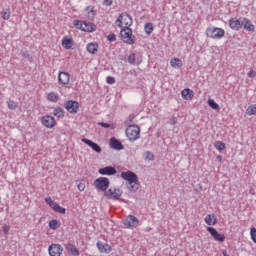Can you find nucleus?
<instances>
[{
	"instance_id": "obj_1",
	"label": "nucleus",
	"mask_w": 256,
	"mask_h": 256,
	"mask_svg": "<svg viewBox=\"0 0 256 256\" xmlns=\"http://www.w3.org/2000/svg\"><path fill=\"white\" fill-rule=\"evenodd\" d=\"M122 179L128 182V189L131 193H136L139 190V177L133 171H126L121 173Z\"/></svg>"
},
{
	"instance_id": "obj_2",
	"label": "nucleus",
	"mask_w": 256,
	"mask_h": 256,
	"mask_svg": "<svg viewBox=\"0 0 256 256\" xmlns=\"http://www.w3.org/2000/svg\"><path fill=\"white\" fill-rule=\"evenodd\" d=\"M115 25L120 28H130L133 25V18L127 12H123L116 19Z\"/></svg>"
},
{
	"instance_id": "obj_3",
	"label": "nucleus",
	"mask_w": 256,
	"mask_h": 256,
	"mask_svg": "<svg viewBox=\"0 0 256 256\" xmlns=\"http://www.w3.org/2000/svg\"><path fill=\"white\" fill-rule=\"evenodd\" d=\"M120 39L127 45H135V36L131 28H120Z\"/></svg>"
},
{
	"instance_id": "obj_4",
	"label": "nucleus",
	"mask_w": 256,
	"mask_h": 256,
	"mask_svg": "<svg viewBox=\"0 0 256 256\" xmlns=\"http://www.w3.org/2000/svg\"><path fill=\"white\" fill-rule=\"evenodd\" d=\"M140 133L141 128L137 125H129L125 130L126 137H128V140L131 141V143L139 139Z\"/></svg>"
},
{
	"instance_id": "obj_5",
	"label": "nucleus",
	"mask_w": 256,
	"mask_h": 256,
	"mask_svg": "<svg viewBox=\"0 0 256 256\" xmlns=\"http://www.w3.org/2000/svg\"><path fill=\"white\" fill-rule=\"evenodd\" d=\"M206 35L210 39H221L225 37V30L217 27H209L206 29Z\"/></svg>"
},
{
	"instance_id": "obj_6",
	"label": "nucleus",
	"mask_w": 256,
	"mask_h": 256,
	"mask_svg": "<svg viewBox=\"0 0 256 256\" xmlns=\"http://www.w3.org/2000/svg\"><path fill=\"white\" fill-rule=\"evenodd\" d=\"M109 178L107 177H99L94 181V187L98 189V191H104L107 193V189H109Z\"/></svg>"
},
{
	"instance_id": "obj_7",
	"label": "nucleus",
	"mask_w": 256,
	"mask_h": 256,
	"mask_svg": "<svg viewBox=\"0 0 256 256\" xmlns=\"http://www.w3.org/2000/svg\"><path fill=\"white\" fill-rule=\"evenodd\" d=\"M105 197H107V199H114L115 201L119 200V198L121 197V195H123V190L119 189V188H114V189H108V191L105 192Z\"/></svg>"
},
{
	"instance_id": "obj_8",
	"label": "nucleus",
	"mask_w": 256,
	"mask_h": 256,
	"mask_svg": "<svg viewBox=\"0 0 256 256\" xmlns=\"http://www.w3.org/2000/svg\"><path fill=\"white\" fill-rule=\"evenodd\" d=\"M42 125L44 127H47V129H53L57 125V122L55 121V117L50 116V115H45L41 119Z\"/></svg>"
},
{
	"instance_id": "obj_9",
	"label": "nucleus",
	"mask_w": 256,
	"mask_h": 256,
	"mask_svg": "<svg viewBox=\"0 0 256 256\" xmlns=\"http://www.w3.org/2000/svg\"><path fill=\"white\" fill-rule=\"evenodd\" d=\"M64 107L68 113L75 114V113H77V111H79V102H77L75 100H68L64 104Z\"/></svg>"
},
{
	"instance_id": "obj_10",
	"label": "nucleus",
	"mask_w": 256,
	"mask_h": 256,
	"mask_svg": "<svg viewBox=\"0 0 256 256\" xmlns=\"http://www.w3.org/2000/svg\"><path fill=\"white\" fill-rule=\"evenodd\" d=\"M207 231L210 233L211 237H213L214 241H219V243L225 241V234L219 233L214 227H208Z\"/></svg>"
},
{
	"instance_id": "obj_11",
	"label": "nucleus",
	"mask_w": 256,
	"mask_h": 256,
	"mask_svg": "<svg viewBox=\"0 0 256 256\" xmlns=\"http://www.w3.org/2000/svg\"><path fill=\"white\" fill-rule=\"evenodd\" d=\"M229 27L233 31H239V30L243 29V19L239 20L237 18H231L229 20Z\"/></svg>"
},
{
	"instance_id": "obj_12",
	"label": "nucleus",
	"mask_w": 256,
	"mask_h": 256,
	"mask_svg": "<svg viewBox=\"0 0 256 256\" xmlns=\"http://www.w3.org/2000/svg\"><path fill=\"white\" fill-rule=\"evenodd\" d=\"M123 225H125V227H137V225H139V219L133 215H128L126 219L123 220Z\"/></svg>"
},
{
	"instance_id": "obj_13",
	"label": "nucleus",
	"mask_w": 256,
	"mask_h": 256,
	"mask_svg": "<svg viewBox=\"0 0 256 256\" xmlns=\"http://www.w3.org/2000/svg\"><path fill=\"white\" fill-rule=\"evenodd\" d=\"M48 252L50 256H61L63 247H61L60 244H51L48 248Z\"/></svg>"
},
{
	"instance_id": "obj_14",
	"label": "nucleus",
	"mask_w": 256,
	"mask_h": 256,
	"mask_svg": "<svg viewBox=\"0 0 256 256\" xmlns=\"http://www.w3.org/2000/svg\"><path fill=\"white\" fill-rule=\"evenodd\" d=\"M82 143H85V145H88V147H91V149L93 151H95V153H101V151H102L101 146H99V144H97L87 138H83Z\"/></svg>"
},
{
	"instance_id": "obj_15",
	"label": "nucleus",
	"mask_w": 256,
	"mask_h": 256,
	"mask_svg": "<svg viewBox=\"0 0 256 256\" xmlns=\"http://www.w3.org/2000/svg\"><path fill=\"white\" fill-rule=\"evenodd\" d=\"M110 147L111 149H115L116 151H123V149H125V146H123V143H121V141H119L115 137H112L110 139Z\"/></svg>"
},
{
	"instance_id": "obj_16",
	"label": "nucleus",
	"mask_w": 256,
	"mask_h": 256,
	"mask_svg": "<svg viewBox=\"0 0 256 256\" xmlns=\"http://www.w3.org/2000/svg\"><path fill=\"white\" fill-rule=\"evenodd\" d=\"M98 173H100V175H116L117 174V169H115V167L113 166H106L104 168H100L98 170Z\"/></svg>"
},
{
	"instance_id": "obj_17",
	"label": "nucleus",
	"mask_w": 256,
	"mask_h": 256,
	"mask_svg": "<svg viewBox=\"0 0 256 256\" xmlns=\"http://www.w3.org/2000/svg\"><path fill=\"white\" fill-rule=\"evenodd\" d=\"M128 63H130V65H141V63H143V58L135 53H132L128 57Z\"/></svg>"
},
{
	"instance_id": "obj_18",
	"label": "nucleus",
	"mask_w": 256,
	"mask_h": 256,
	"mask_svg": "<svg viewBox=\"0 0 256 256\" xmlns=\"http://www.w3.org/2000/svg\"><path fill=\"white\" fill-rule=\"evenodd\" d=\"M70 79H71V76L67 72H60L58 75V82L61 85H69Z\"/></svg>"
},
{
	"instance_id": "obj_19",
	"label": "nucleus",
	"mask_w": 256,
	"mask_h": 256,
	"mask_svg": "<svg viewBox=\"0 0 256 256\" xmlns=\"http://www.w3.org/2000/svg\"><path fill=\"white\" fill-rule=\"evenodd\" d=\"M97 30V26L91 22L83 21L82 31L85 33H93Z\"/></svg>"
},
{
	"instance_id": "obj_20",
	"label": "nucleus",
	"mask_w": 256,
	"mask_h": 256,
	"mask_svg": "<svg viewBox=\"0 0 256 256\" xmlns=\"http://www.w3.org/2000/svg\"><path fill=\"white\" fill-rule=\"evenodd\" d=\"M96 246L98 247V250L100 251V253L109 254V252L112 251V248L109 244L103 243L101 241H98Z\"/></svg>"
},
{
	"instance_id": "obj_21",
	"label": "nucleus",
	"mask_w": 256,
	"mask_h": 256,
	"mask_svg": "<svg viewBox=\"0 0 256 256\" xmlns=\"http://www.w3.org/2000/svg\"><path fill=\"white\" fill-rule=\"evenodd\" d=\"M181 95H182L183 99H185L186 101H191V99H193L195 94H194L193 90H191L189 88H185L184 90L181 91Z\"/></svg>"
},
{
	"instance_id": "obj_22",
	"label": "nucleus",
	"mask_w": 256,
	"mask_h": 256,
	"mask_svg": "<svg viewBox=\"0 0 256 256\" xmlns=\"http://www.w3.org/2000/svg\"><path fill=\"white\" fill-rule=\"evenodd\" d=\"M242 27L246 29V31H255V25L247 18H242Z\"/></svg>"
},
{
	"instance_id": "obj_23",
	"label": "nucleus",
	"mask_w": 256,
	"mask_h": 256,
	"mask_svg": "<svg viewBox=\"0 0 256 256\" xmlns=\"http://www.w3.org/2000/svg\"><path fill=\"white\" fill-rule=\"evenodd\" d=\"M65 249H67L69 251V253H71V255H73V256H79L80 255V252H79L76 245L68 243V244L65 245Z\"/></svg>"
},
{
	"instance_id": "obj_24",
	"label": "nucleus",
	"mask_w": 256,
	"mask_h": 256,
	"mask_svg": "<svg viewBox=\"0 0 256 256\" xmlns=\"http://www.w3.org/2000/svg\"><path fill=\"white\" fill-rule=\"evenodd\" d=\"M49 207H51V209H53V211H55L56 213H61V215H65L67 211L65 208L61 207L59 203L55 201Z\"/></svg>"
},
{
	"instance_id": "obj_25",
	"label": "nucleus",
	"mask_w": 256,
	"mask_h": 256,
	"mask_svg": "<svg viewBox=\"0 0 256 256\" xmlns=\"http://www.w3.org/2000/svg\"><path fill=\"white\" fill-rule=\"evenodd\" d=\"M170 65L174 69H181V67H183V61H181L179 58H172L170 60Z\"/></svg>"
},
{
	"instance_id": "obj_26",
	"label": "nucleus",
	"mask_w": 256,
	"mask_h": 256,
	"mask_svg": "<svg viewBox=\"0 0 256 256\" xmlns=\"http://www.w3.org/2000/svg\"><path fill=\"white\" fill-rule=\"evenodd\" d=\"M62 47H64V49H73V39L64 37L62 40Z\"/></svg>"
},
{
	"instance_id": "obj_27",
	"label": "nucleus",
	"mask_w": 256,
	"mask_h": 256,
	"mask_svg": "<svg viewBox=\"0 0 256 256\" xmlns=\"http://www.w3.org/2000/svg\"><path fill=\"white\" fill-rule=\"evenodd\" d=\"M88 53H91L92 55H95V53H97L98 49H99V45H97V43H89L86 47Z\"/></svg>"
},
{
	"instance_id": "obj_28",
	"label": "nucleus",
	"mask_w": 256,
	"mask_h": 256,
	"mask_svg": "<svg viewBox=\"0 0 256 256\" xmlns=\"http://www.w3.org/2000/svg\"><path fill=\"white\" fill-rule=\"evenodd\" d=\"M205 223L206 225H215V223H217V217H215V215L208 214L205 217Z\"/></svg>"
},
{
	"instance_id": "obj_29",
	"label": "nucleus",
	"mask_w": 256,
	"mask_h": 256,
	"mask_svg": "<svg viewBox=\"0 0 256 256\" xmlns=\"http://www.w3.org/2000/svg\"><path fill=\"white\" fill-rule=\"evenodd\" d=\"M53 115H55V117L58 119H63V117H65V111H63V108L57 107L54 109Z\"/></svg>"
},
{
	"instance_id": "obj_30",
	"label": "nucleus",
	"mask_w": 256,
	"mask_h": 256,
	"mask_svg": "<svg viewBox=\"0 0 256 256\" xmlns=\"http://www.w3.org/2000/svg\"><path fill=\"white\" fill-rule=\"evenodd\" d=\"M48 101H51V103H57L59 101V95L55 92H50L47 96Z\"/></svg>"
},
{
	"instance_id": "obj_31",
	"label": "nucleus",
	"mask_w": 256,
	"mask_h": 256,
	"mask_svg": "<svg viewBox=\"0 0 256 256\" xmlns=\"http://www.w3.org/2000/svg\"><path fill=\"white\" fill-rule=\"evenodd\" d=\"M153 23H146L144 26V31L146 33V35H151V33H153Z\"/></svg>"
},
{
	"instance_id": "obj_32",
	"label": "nucleus",
	"mask_w": 256,
	"mask_h": 256,
	"mask_svg": "<svg viewBox=\"0 0 256 256\" xmlns=\"http://www.w3.org/2000/svg\"><path fill=\"white\" fill-rule=\"evenodd\" d=\"M208 105H209V107H211V109H214V111H219V109H221L219 107V104H217V102H215V100H213V99L208 100Z\"/></svg>"
},
{
	"instance_id": "obj_33",
	"label": "nucleus",
	"mask_w": 256,
	"mask_h": 256,
	"mask_svg": "<svg viewBox=\"0 0 256 256\" xmlns=\"http://www.w3.org/2000/svg\"><path fill=\"white\" fill-rule=\"evenodd\" d=\"M0 15L2 19H4V21H8V19L11 17V12L9 11V9H4L0 13Z\"/></svg>"
},
{
	"instance_id": "obj_34",
	"label": "nucleus",
	"mask_w": 256,
	"mask_h": 256,
	"mask_svg": "<svg viewBox=\"0 0 256 256\" xmlns=\"http://www.w3.org/2000/svg\"><path fill=\"white\" fill-rule=\"evenodd\" d=\"M59 227H61V224H59V221L53 219L49 222L50 229H53L55 231V229H59Z\"/></svg>"
},
{
	"instance_id": "obj_35",
	"label": "nucleus",
	"mask_w": 256,
	"mask_h": 256,
	"mask_svg": "<svg viewBox=\"0 0 256 256\" xmlns=\"http://www.w3.org/2000/svg\"><path fill=\"white\" fill-rule=\"evenodd\" d=\"M246 113L251 116V115H256V104H252L250 105L247 109H246Z\"/></svg>"
},
{
	"instance_id": "obj_36",
	"label": "nucleus",
	"mask_w": 256,
	"mask_h": 256,
	"mask_svg": "<svg viewBox=\"0 0 256 256\" xmlns=\"http://www.w3.org/2000/svg\"><path fill=\"white\" fill-rule=\"evenodd\" d=\"M7 106H8V109H10L11 111H15V109H17V107H18V104H17V102H15L13 100H8Z\"/></svg>"
},
{
	"instance_id": "obj_37",
	"label": "nucleus",
	"mask_w": 256,
	"mask_h": 256,
	"mask_svg": "<svg viewBox=\"0 0 256 256\" xmlns=\"http://www.w3.org/2000/svg\"><path fill=\"white\" fill-rule=\"evenodd\" d=\"M214 147L217 149V151H225V143L221 141L215 142Z\"/></svg>"
},
{
	"instance_id": "obj_38",
	"label": "nucleus",
	"mask_w": 256,
	"mask_h": 256,
	"mask_svg": "<svg viewBox=\"0 0 256 256\" xmlns=\"http://www.w3.org/2000/svg\"><path fill=\"white\" fill-rule=\"evenodd\" d=\"M98 125L100 127H104V129H115V125L113 124H109V123H105V122H98Z\"/></svg>"
},
{
	"instance_id": "obj_39",
	"label": "nucleus",
	"mask_w": 256,
	"mask_h": 256,
	"mask_svg": "<svg viewBox=\"0 0 256 256\" xmlns=\"http://www.w3.org/2000/svg\"><path fill=\"white\" fill-rule=\"evenodd\" d=\"M73 25L74 27H76V29H80L81 31H83V21L74 20Z\"/></svg>"
},
{
	"instance_id": "obj_40",
	"label": "nucleus",
	"mask_w": 256,
	"mask_h": 256,
	"mask_svg": "<svg viewBox=\"0 0 256 256\" xmlns=\"http://www.w3.org/2000/svg\"><path fill=\"white\" fill-rule=\"evenodd\" d=\"M250 235H251V239L253 241V243H256V228L252 227L250 229Z\"/></svg>"
},
{
	"instance_id": "obj_41",
	"label": "nucleus",
	"mask_w": 256,
	"mask_h": 256,
	"mask_svg": "<svg viewBox=\"0 0 256 256\" xmlns=\"http://www.w3.org/2000/svg\"><path fill=\"white\" fill-rule=\"evenodd\" d=\"M107 39L110 41V43H113L117 41V36L114 33H111L107 36Z\"/></svg>"
},
{
	"instance_id": "obj_42",
	"label": "nucleus",
	"mask_w": 256,
	"mask_h": 256,
	"mask_svg": "<svg viewBox=\"0 0 256 256\" xmlns=\"http://www.w3.org/2000/svg\"><path fill=\"white\" fill-rule=\"evenodd\" d=\"M106 83H108V85H113L115 83V78L112 76H108L106 78Z\"/></svg>"
},
{
	"instance_id": "obj_43",
	"label": "nucleus",
	"mask_w": 256,
	"mask_h": 256,
	"mask_svg": "<svg viewBox=\"0 0 256 256\" xmlns=\"http://www.w3.org/2000/svg\"><path fill=\"white\" fill-rule=\"evenodd\" d=\"M103 5L105 7H111L113 5V0H103Z\"/></svg>"
},
{
	"instance_id": "obj_44",
	"label": "nucleus",
	"mask_w": 256,
	"mask_h": 256,
	"mask_svg": "<svg viewBox=\"0 0 256 256\" xmlns=\"http://www.w3.org/2000/svg\"><path fill=\"white\" fill-rule=\"evenodd\" d=\"M77 187H78V190H80V191H85V183L80 182V183L77 185Z\"/></svg>"
},
{
	"instance_id": "obj_45",
	"label": "nucleus",
	"mask_w": 256,
	"mask_h": 256,
	"mask_svg": "<svg viewBox=\"0 0 256 256\" xmlns=\"http://www.w3.org/2000/svg\"><path fill=\"white\" fill-rule=\"evenodd\" d=\"M154 155L150 151L146 152V159H149L150 161L153 159Z\"/></svg>"
},
{
	"instance_id": "obj_46",
	"label": "nucleus",
	"mask_w": 256,
	"mask_h": 256,
	"mask_svg": "<svg viewBox=\"0 0 256 256\" xmlns=\"http://www.w3.org/2000/svg\"><path fill=\"white\" fill-rule=\"evenodd\" d=\"M248 77H250L251 79H253V77H256V72L254 70H250L248 72Z\"/></svg>"
},
{
	"instance_id": "obj_47",
	"label": "nucleus",
	"mask_w": 256,
	"mask_h": 256,
	"mask_svg": "<svg viewBox=\"0 0 256 256\" xmlns=\"http://www.w3.org/2000/svg\"><path fill=\"white\" fill-rule=\"evenodd\" d=\"M9 226H7V225H4L3 226V233H5V235H8L9 234Z\"/></svg>"
},
{
	"instance_id": "obj_48",
	"label": "nucleus",
	"mask_w": 256,
	"mask_h": 256,
	"mask_svg": "<svg viewBox=\"0 0 256 256\" xmlns=\"http://www.w3.org/2000/svg\"><path fill=\"white\" fill-rule=\"evenodd\" d=\"M45 201H46L47 205H49V206L54 202L53 199H51V197L45 198Z\"/></svg>"
},
{
	"instance_id": "obj_49",
	"label": "nucleus",
	"mask_w": 256,
	"mask_h": 256,
	"mask_svg": "<svg viewBox=\"0 0 256 256\" xmlns=\"http://www.w3.org/2000/svg\"><path fill=\"white\" fill-rule=\"evenodd\" d=\"M22 57H24V59H31V56L29 55V52H24L22 54Z\"/></svg>"
},
{
	"instance_id": "obj_50",
	"label": "nucleus",
	"mask_w": 256,
	"mask_h": 256,
	"mask_svg": "<svg viewBox=\"0 0 256 256\" xmlns=\"http://www.w3.org/2000/svg\"><path fill=\"white\" fill-rule=\"evenodd\" d=\"M89 9H91L90 13H95V7H93V6L86 7V11H89Z\"/></svg>"
},
{
	"instance_id": "obj_51",
	"label": "nucleus",
	"mask_w": 256,
	"mask_h": 256,
	"mask_svg": "<svg viewBox=\"0 0 256 256\" xmlns=\"http://www.w3.org/2000/svg\"><path fill=\"white\" fill-rule=\"evenodd\" d=\"M171 124H172V125H177V118H172Z\"/></svg>"
},
{
	"instance_id": "obj_52",
	"label": "nucleus",
	"mask_w": 256,
	"mask_h": 256,
	"mask_svg": "<svg viewBox=\"0 0 256 256\" xmlns=\"http://www.w3.org/2000/svg\"><path fill=\"white\" fill-rule=\"evenodd\" d=\"M118 201H122V203H125V199L119 198Z\"/></svg>"
},
{
	"instance_id": "obj_53",
	"label": "nucleus",
	"mask_w": 256,
	"mask_h": 256,
	"mask_svg": "<svg viewBox=\"0 0 256 256\" xmlns=\"http://www.w3.org/2000/svg\"><path fill=\"white\" fill-rule=\"evenodd\" d=\"M223 255H224V256H227V253H226V252H223Z\"/></svg>"
}]
</instances>
